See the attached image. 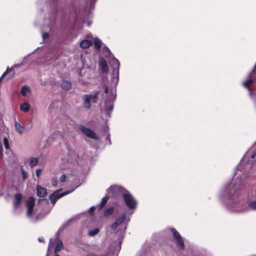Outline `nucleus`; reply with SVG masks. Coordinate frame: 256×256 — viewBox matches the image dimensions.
<instances>
[{
	"label": "nucleus",
	"instance_id": "nucleus-22",
	"mask_svg": "<svg viewBox=\"0 0 256 256\" xmlns=\"http://www.w3.org/2000/svg\"><path fill=\"white\" fill-rule=\"evenodd\" d=\"M114 212V208L112 207L106 208L104 212V215L106 216H108L112 214Z\"/></svg>",
	"mask_w": 256,
	"mask_h": 256
},
{
	"label": "nucleus",
	"instance_id": "nucleus-10",
	"mask_svg": "<svg viewBox=\"0 0 256 256\" xmlns=\"http://www.w3.org/2000/svg\"><path fill=\"white\" fill-rule=\"evenodd\" d=\"M36 195L40 198L46 196L47 195L46 189L40 185H38L36 186Z\"/></svg>",
	"mask_w": 256,
	"mask_h": 256
},
{
	"label": "nucleus",
	"instance_id": "nucleus-14",
	"mask_svg": "<svg viewBox=\"0 0 256 256\" xmlns=\"http://www.w3.org/2000/svg\"><path fill=\"white\" fill-rule=\"evenodd\" d=\"M252 72H253V71L252 72L249 74V78L248 79L246 80L243 83H242L243 86L246 88L248 89V90L250 89V88H249L250 84H251L254 82V80L252 78Z\"/></svg>",
	"mask_w": 256,
	"mask_h": 256
},
{
	"label": "nucleus",
	"instance_id": "nucleus-19",
	"mask_svg": "<svg viewBox=\"0 0 256 256\" xmlns=\"http://www.w3.org/2000/svg\"><path fill=\"white\" fill-rule=\"evenodd\" d=\"M38 162V158H30V165L32 168L36 166Z\"/></svg>",
	"mask_w": 256,
	"mask_h": 256
},
{
	"label": "nucleus",
	"instance_id": "nucleus-13",
	"mask_svg": "<svg viewBox=\"0 0 256 256\" xmlns=\"http://www.w3.org/2000/svg\"><path fill=\"white\" fill-rule=\"evenodd\" d=\"M92 44V41L88 40H84L80 43V46L82 48H88Z\"/></svg>",
	"mask_w": 256,
	"mask_h": 256
},
{
	"label": "nucleus",
	"instance_id": "nucleus-29",
	"mask_svg": "<svg viewBox=\"0 0 256 256\" xmlns=\"http://www.w3.org/2000/svg\"><path fill=\"white\" fill-rule=\"evenodd\" d=\"M103 89L104 90V92L106 94H107L108 92V86L106 84H103Z\"/></svg>",
	"mask_w": 256,
	"mask_h": 256
},
{
	"label": "nucleus",
	"instance_id": "nucleus-24",
	"mask_svg": "<svg viewBox=\"0 0 256 256\" xmlns=\"http://www.w3.org/2000/svg\"><path fill=\"white\" fill-rule=\"evenodd\" d=\"M63 247L62 242L60 241V242H58L54 248L55 252L56 251H60Z\"/></svg>",
	"mask_w": 256,
	"mask_h": 256
},
{
	"label": "nucleus",
	"instance_id": "nucleus-9",
	"mask_svg": "<svg viewBox=\"0 0 256 256\" xmlns=\"http://www.w3.org/2000/svg\"><path fill=\"white\" fill-rule=\"evenodd\" d=\"M22 199V195L21 194L17 193L14 195L13 204L15 208H17L20 206Z\"/></svg>",
	"mask_w": 256,
	"mask_h": 256
},
{
	"label": "nucleus",
	"instance_id": "nucleus-37",
	"mask_svg": "<svg viewBox=\"0 0 256 256\" xmlns=\"http://www.w3.org/2000/svg\"><path fill=\"white\" fill-rule=\"evenodd\" d=\"M254 157H255V154H252V155L251 156V158H254Z\"/></svg>",
	"mask_w": 256,
	"mask_h": 256
},
{
	"label": "nucleus",
	"instance_id": "nucleus-33",
	"mask_svg": "<svg viewBox=\"0 0 256 256\" xmlns=\"http://www.w3.org/2000/svg\"><path fill=\"white\" fill-rule=\"evenodd\" d=\"M49 36V34L48 32H44L42 34V38L44 40H46L47 38Z\"/></svg>",
	"mask_w": 256,
	"mask_h": 256
},
{
	"label": "nucleus",
	"instance_id": "nucleus-11",
	"mask_svg": "<svg viewBox=\"0 0 256 256\" xmlns=\"http://www.w3.org/2000/svg\"><path fill=\"white\" fill-rule=\"evenodd\" d=\"M113 69V74L114 75V73L116 74L117 76H119V68H120V62L117 59H115L112 62V65Z\"/></svg>",
	"mask_w": 256,
	"mask_h": 256
},
{
	"label": "nucleus",
	"instance_id": "nucleus-25",
	"mask_svg": "<svg viewBox=\"0 0 256 256\" xmlns=\"http://www.w3.org/2000/svg\"><path fill=\"white\" fill-rule=\"evenodd\" d=\"M248 206L252 210H256V200L250 202Z\"/></svg>",
	"mask_w": 256,
	"mask_h": 256
},
{
	"label": "nucleus",
	"instance_id": "nucleus-39",
	"mask_svg": "<svg viewBox=\"0 0 256 256\" xmlns=\"http://www.w3.org/2000/svg\"><path fill=\"white\" fill-rule=\"evenodd\" d=\"M54 256H60L58 254H56Z\"/></svg>",
	"mask_w": 256,
	"mask_h": 256
},
{
	"label": "nucleus",
	"instance_id": "nucleus-12",
	"mask_svg": "<svg viewBox=\"0 0 256 256\" xmlns=\"http://www.w3.org/2000/svg\"><path fill=\"white\" fill-rule=\"evenodd\" d=\"M100 66L103 74L108 72V68L106 61L104 59H102L99 62Z\"/></svg>",
	"mask_w": 256,
	"mask_h": 256
},
{
	"label": "nucleus",
	"instance_id": "nucleus-4",
	"mask_svg": "<svg viewBox=\"0 0 256 256\" xmlns=\"http://www.w3.org/2000/svg\"><path fill=\"white\" fill-rule=\"evenodd\" d=\"M61 190L62 189L57 190L49 196V200H50L53 206L55 204L58 200L70 192V191H66L60 193V192Z\"/></svg>",
	"mask_w": 256,
	"mask_h": 256
},
{
	"label": "nucleus",
	"instance_id": "nucleus-1",
	"mask_svg": "<svg viewBox=\"0 0 256 256\" xmlns=\"http://www.w3.org/2000/svg\"><path fill=\"white\" fill-rule=\"evenodd\" d=\"M128 190L123 187L118 186H111L108 190V194L109 196L117 198L120 196H123L124 194H126Z\"/></svg>",
	"mask_w": 256,
	"mask_h": 256
},
{
	"label": "nucleus",
	"instance_id": "nucleus-20",
	"mask_svg": "<svg viewBox=\"0 0 256 256\" xmlns=\"http://www.w3.org/2000/svg\"><path fill=\"white\" fill-rule=\"evenodd\" d=\"M108 196H106L102 198L100 204H99L100 208H102L105 206L108 200Z\"/></svg>",
	"mask_w": 256,
	"mask_h": 256
},
{
	"label": "nucleus",
	"instance_id": "nucleus-32",
	"mask_svg": "<svg viewBox=\"0 0 256 256\" xmlns=\"http://www.w3.org/2000/svg\"><path fill=\"white\" fill-rule=\"evenodd\" d=\"M95 210V208L94 206L91 207L89 210V212L90 215L93 214Z\"/></svg>",
	"mask_w": 256,
	"mask_h": 256
},
{
	"label": "nucleus",
	"instance_id": "nucleus-21",
	"mask_svg": "<svg viewBox=\"0 0 256 256\" xmlns=\"http://www.w3.org/2000/svg\"><path fill=\"white\" fill-rule=\"evenodd\" d=\"M100 232L98 228H96L94 230H90L88 232V234L90 236H94Z\"/></svg>",
	"mask_w": 256,
	"mask_h": 256
},
{
	"label": "nucleus",
	"instance_id": "nucleus-17",
	"mask_svg": "<svg viewBox=\"0 0 256 256\" xmlns=\"http://www.w3.org/2000/svg\"><path fill=\"white\" fill-rule=\"evenodd\" d=\"M21 110L24 112H28L30 110V104L28 102H24L20 106Z\"/></svg>",
	"mask_w": 256,
	"mask_h": 256
},
{
	"label": "nucleus",
	"instance_id": "nucleus-31",
	"mask_svg": "<svg viewBox=\"0 0 256 256\" xmlns=\"http://www.w3.org/2000/svg\"><path fill=\"white\" fill-rule=\"evenodd\" d=\"M66 174H62L60 177V180L62 182H64L66 181Z\"/></svg>",
	"mask_w": 256,
	"mask_h": 256
},
{
	"label": "nucleus",
	"instance_id": "nucleus-5",
	"mask_svg": "<svg viewBox=\"0 0 256 256\" xmlns=\"http://www.w3.org/2000/svg\"><path fill=\"white\" fill-rule=\"evenodd\" d=\"M171 232L176 240V244L180 249H184V240L179 232L174 228H172Z\"/></svg>",
	"mask_w": 256,
	"mask_h": 256
},
{
	"label": "nucleus",
	"instance_id": "nucleus-34",
	"mask_svg": "<svg viewBox=\"0 0 256 256\" xmlns=\"http://www.w3.org/2000/svg\"><path fill=\"white\" fill-rule=\"evenodd\" d=\"M2 146L1 144H0V159L2 158Z\"/></svg>",
	"mask_w": 256,
	"mask_h": 256
},
{
	"label": "nucleus",
	"instance_id": "nucleus-3",
	"mask_svg": "<svg viewBox=\"0 0 256 256\" xmlns=\"http://www.w3.org/2000/svg\"><path fill=\"white\" fill-rule=\"evenodd\" d=\"M100 90H94V94H86L84 96V106L87 109H89L91 107V103L90 102L92 100V102L94 104L97 103V98L99 94Z\"/></svg>",
	"mask_w": 256,
	"mask_h": 256
},
{
	"label": "nucleus",
	"instance_id": "nucleus-23",
	"mask_svg": "<svg viewBox=\"0 0 256 256\" xmlns=\"http://www.w3.org/2000/svg\"><path fill=\"white\" fill-rule=\"evenodd\" d=\"M16 131L20 134H22L23 132L24 127L20 124L16 122Z\"/></svg>",
	"mask_w": 256,
	"mask_h": 256
},
{
	"label": "nucleus",
	"instance_id": "nucleus-18",
	"mask_svg": "<svg viewBox=\"0 0 256 256\" xmlns=\"http://www.w3.org/2000/svg\"><path fill=\"white\" fill-rule=\"evenodd\" d=\"M30 92V89L26 86H23L20 90V93H21L22 95L24 96H26L27 92Z\"/></svg>",
	"mask_w": 256,
	"mask_h": 256
},
{
	"label": "nucleus",
	"instance_id": "nucleus-2",
	"mask_svg": "<svg viewBox=\"0 0 256 256\" xmlns=\"http://www.w3.org/2000/svg\"><path fill=\"white\" fill-rule=\"evenodd\" d=\"M123 200L126 206L130 209L136 208L138 202L128 190L126 194H124Z\"/></svg>",
	"mask_w": 256,
	"mask_h": 256
},
{
	"label": "nucleus",
	"instance_id": "nucleus-16",
	"mask_svg": "<svg viewBox=\"0 0 256 256\" xmlns=\"http://www.w3.org/2000/svg\"><path fill=\"white\" fill-rule=\"evenodd\" d=\"M61 86L62 88L65 90H70L72 86L71 84L66 80L63 81Z\"/></svg>",
	"mask_w": 256,
	"mask_h": 256
},
{
	"label": "nucleus",
	"instance_id": "nucleus-8",
	"mask_svg": "<svg viewBox=\"0 0 256 256\" xmlns=\"http://www.w3.org/2000/svg\"><path fill=\"white\" fill-rule=\"evenodd\" d=\"M126 214L123 213L119 216L115 221L112 225L111 228L112 230H115L119 226L122 224L126 218Z\"/></svg>",
	"mask_w": 256,
	"mask_h": 256
},
{
	"label": "nucleus",
	"instance_id": "nucleus-15",
	"mask_svg": "<svg viewBox=\"0 0 256 256\" xmlns=\"http://www.w3.org/2000/svg\"><path fill=\"white\" fill-rule=\"evenodd\" d=\"M94 44L95 48L97 50H100L102 46V41L98 38H96L94 41Z\"/></svg>",
	"mask_w": 256,
	"mask_h": 256
},
{
	"label": "nucleus",
	"instance_id": "nucleus-28",
	"mask_svg": "<svg viewBox=\"0 0 256 256\" xmlns=\"http://www.w3.org/2000/svg\"><path fill=\"white\" fill-rule=\"evenodd\" d=\"M21 172L23 180H26L28 178V174L22 168H21Z\"/></svg>",
	"mask_w": 256,
	"mask_h": 256
},
{
	"label": "nucleus",
	"instance_id": "nucleus-30",
	"mask_svg": "<svg viewBox=\"0 0 256 256\" xmlns=\"http://www.w3.org/2000/svg\"><path fill=\"white\" fill-rule=\"evenodd\" d=\"M42 170L40 168L37 169L36 170V174L38 178L41 174Z\"/></svg>",
	"mask_w": 256,
	"mask_h": 256
},
{
	"label": "nucleus",
	"instance_id": "nucleus-35",
	"mask_svg": "<svg viewBox=\"0 0 256 256\" xmlns=\"http://www.w3.org/2000/svg\"><path fill=\"white\" fill-rule=\"evenodd\" d=\"M52 184L54 186H57L58 182H57V180H52Z\"/></svg>",
	"mask_w": 256,
	"mask_h": 256
},
{
	"label": "nucleus",
	"instance_id": "nucleus-6",
	"mask_svg": "<svg viewBox=\"0 0 256 256\" xmlns=\"http://www.w3.org/2000/svg\"><path fill=\"white\" fill-rule=\"evenodd\" d=\"M79 130L87 137L94 140H98V138L96 133L90 128L82 125L79 127Z\"/></svg>",
	"mask_w": 256,
	"mask_h": 256
},
{
	"label": "nucleus",
	"instance_id": "nucleus-38",
	"mask_svg": "<svg viewBox=\"0 0 256 256\" xmlns=\"http://www.w3.org/2000/svg\"><path fill=\"white\" fill-rule=\"evenodd\" d=\"M229 198L230 199H233V198L232 196H229Z\"/></svg>",
	"mask_w": 256,
	"mask_h": 256
},
{
	"label": "nucleus",
	"instance_id": "nucleus-7",
	"mask_svg": "<svg viewBox=\"0 0 256 256\" xmlns=\"http://www.w3.org/2000/svg\"><path fill=\"white\" fill-rule=\"evenodd\" d=\"M35 198L34 197L30 196L28 198L26 202V206L28 208L26 215L28 216H31L32 213L34 208L35 204Z\"/></svg>",
	"mask_w": 256,
	"mask_h": 256
},
{
	"label": "nucleus",
	"instance_id": "nucleus-36",
	"mask_svg": "<svg viewBox=\"0 0 256 256\" xmlns=\"http://www.w3.org/2000/svg\"><path fill=\"white\" fill-rule=\"evenodd\" d=\"M113 108H114L113 105H110L108 107V109L110 110L111 111L113 110Z\"/></svg>",
	"mask_w": 256,
	"mask_h": 256
},
{
	"label": "nucleus",
	"instance_id": "nucleus-26",
	"mask_svg": "<svg viewBox=\"0 0 256 256\" xmlns=\"http://www.w3.org/2000/svg\"><path fill=\"white\" fill-rule=\"evenodd\" d=\"M12 70V68H8L6 70V72L2 74L1 77L0 78V82L2 80L3 78L8 73H9Z\"/></svg>",
	"mask_w": 256,
	"mask_h": 256
},
{
	"label": "nucleus",
	"instance_id": "nucleus-27",
	"mask_svg": "<svg viewBox=\"0 0 256 256\" xmlns=\"http://www.w3.org/2000/svg\"><path fill=\"white\" fill-rule=\"evenodd\" d=\"M4 144L6 149L8 150L10 148L8 140L6 138H4Z\"/></svg>",
	"mask_w": 256,
	"mask_h": 256
}]
</instances>
